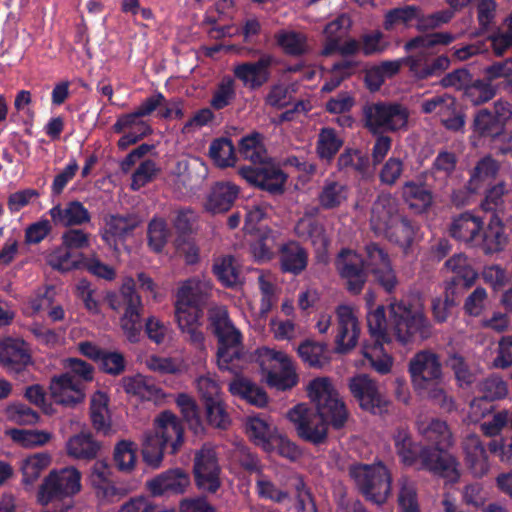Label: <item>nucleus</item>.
<instances>
[{
	"label": "nucleus",
	"instance_id": "f257e3e1",
	"mask_svg": "<svg viewBox=\"0 0 512 512\" xmlns=\"http://www.w3.org/2000/svg\"><path fill=\"white\" fill-rule=\"evenodd\" d=\"M308 394L315 403L316 414L305 404H297L289 410L288 418L303 440L319 445L327 438L328 425L334 429L344 427L348 411L327 377L313 379L308 385Z\"/></svg>",
	"mask_w": 512,
	"mask_h": 512
},
{
	"label": "nucleus",
	"instance_id": "f03ea898",
	"mask_svg": "<svg viewBox=\"0 0 512 512\" xmlns=\"http://www.w3.org/2000/svg\"><path fill=\"white\" fill-rule=\"evenodd\" d=\"M367 327L370 343H391V335L402 344L417 339L426 340L432 335V325L422 310L413 308L404 301L389 305V318H386L383 305L367 314Z\"/></svg>",
	"mask_w": 512,
	"mask_h": 512
},
{
	"label": "nucleus",
	"instance_id": "7ed1b4c3",
	"mask_svg": "<svg viewBox=\"0 0 512 512\" xmlns=\"http://www.w3.org/2000/svg\"><path fill=\"white\" fill-rule=\"evenodd\" d=\"M211 281L192 277L183 281L175 295V318L180 330L188 334L189 341L202 345L204 334L198 327L204 309L212 296Z\"/></svg>",
	"mask_w": 512,
	"mask_h": 512
},
{
	"label": "nucleus",
	"instance_id": "20e7f679",
	"mask_svg": "<svg viewBox=\"0 0 512 512\" xmlns=\"http://www.w3.org/2000/svg\"><path fill=\"white\" fill-rule=\"evenodd\" d=\"M209 328L217 338V364L220 370L236 373L240 368L243 343L242 333L235 327L225 306H214L208 310Z\"/></svg>",
	"mask_w": 512,
	"mask_h": 512
},
{
	"label": "nucleus",
	"instance_id": "39448f33",
	"mask_svg": "<svg viewBox=\"0 0 512 512\" xmlns=\"http://www.w3.org/2000/svg\"><path fill=\"white\" fill-rule=\"evenodd\" d=\"M107 301L112 310H123L120 327L130 343H138L144 327L142 323L144 307L140 295L136 292L134 279L127 278L119 293L107 295Z\"/></svg>",
	"mask_w": 512,
	"mask_h": 512
},
{
	"label": "nucleus",
	"instance_id": "423d86ee",
	"mask_svg": "<svg viewBox=\"0 0 512 512\" xmlns=\"http://www.w3.org/2000/svg\"><path fill=\"white\" fill-rule=\"evenodd\" d=\"M409 116L408 108L394 101L367 103L362 109L363 126L372 135L407 129Z\"/></svg>",
	"mask_w": 512,
	"mask_h": 512
},
{
	"label": "nucleus",
	"instance_id": "0eeeda50",
	"mask_svg": "<svg viewBox=\"0 0 512 512\" xmlns=\"http://www.w3.org/2000/svg\"><path fill=\"white\" fill-rule=\"evenodd\" d=\"M512 119V103L498 99L492 108H481L473 115L471 129L478 139L504 142L510 139L506 126Z\"/></svg>",
	"mask_w": 512,
	"mask_h": 512
},
{
	"label": "nucleus",
	"instance_id": "6e6552de",
	"mask_svg": "<svg viewBox=\"0 0 512 512\" xmlns=\"http://www.w3.org/2000/svg\"><path fill=\"white\" fill-rule=\"evenodd\" d=\"M349 476L366 499L376 504L387 500L391 491V476L383 464H353L349 467Z\"/></svg>",
	"mask_w": 512,
	"mask_h": 512
},
{
	"label": "nucleus",
	"instance_id": "1a4fd4ad",
	"mask_svg": "<svg viewBox=\"0 0 512 512\" xmlns=\"http://www.w3.org/2000/svg\"><path fill=\"white\" fill-rule=\"evenodd\" d=\"M258 353L260 367L269 387L285 391L298 383L292 360L287 354L266 347L259 349Z\"/></svg>",
	"mask_w": 512,
	"mask_h": 512
},
{
	"label": "nucleus",
	"instance_id": "9d476101",
	"mask_svg": "<svg viewBox=\"0 0 512 512\" xmlns=\"http://www.w3.org/2000/svg\"><path fill=\"white\" fill-rule=\"evenodd\" d=\"M81 490V473L75 467H64L51 471L38 490V501L47 505L54 500H63Z\"/></svg>",
	"mask_w": 512,
	"mask_h": 512
},
{
	"label": "nucleus",
	"instance_id": "9b49d317",
	"mask_svg": "<svg viewBox=\"0 0 512 512\" xmlns=\"http://www.w3.org/2000/svg\"><path fill=\"white\" fill-rule=\"evenodd\" d=\"M238 173L251 186L271 196H281L285 192L288 175L272 161L265 159L256 165L242 166Z\"/></svg>",
	"mask_w": 512,
	"mask_h": 512
},
{
	"label": "nucleus",
	"instance_id": "f8f14e48",
	"mask_svg": "<svg viewBox=\"0 0 512 512\" xmlns=\"http://www.w3.org/2000/svg\"><path fill=\"white\" fill-rule=\"evenodd\" d=\"M193 474L196 487L203 493L215 494L221 487V467L212 445L204 444L195 452Z\"/></svg>",
	"mask_w": 512,
	"mask_h": 512
},
{
	"label": "nucleus",
	"instance_id": "ddd939ff",
	"mask_svg": "<svg viewBox=\"0 0 512 512\" xmlns=\"http://www.w3.org/2000/svg\"><path fill=\"white\" fill-rule=\"evenodd\" d=\"M348 387L362 410L372 414L387 411L388 401L380 393L378 384L366 374H358L349 379Z\"/></svg>",
	"mask_w": 512,
	"mask_h": 512
},
{
	"label": "nucleus",
	"instance_id": "4468645a",
	"mask_svg": "<svg viewBox=\"0 0 512 512\" xmlns=\"http://www.w3.org/2000/svg\"><path fill=\"white\" fill-rule=\"evenodd\" d=\"M89 482L102 503H114L127 494L123 487L116 486L113 468L106 460L94 462L89 473Z\"/></svg>",
	"mask_w": 512,
	"mask_h": 512
},
{
	"label": "nucleus",
	"instance_id": "2eb2a0df",
	"mask_svg": "<svg viewBox=\"0 0 512 512\" xmlns=\"http://www.w3.org/2000/svg\"><path fill=\"white\" fill-rule=\"evenodd\" d=\"M335 266L340 277L346 281L347 290L359 294L367 281L363 257L351 249L343 248L337 255Z\"/></svg>",
	"mask_w": 512,
	"mask_h": 512
},
{
	"label": "nucleus",
	"instance_id": "dca6fc26",
	"mask_svg": "<svg viewBox=\"0 0 512 512\" xmlns=\"http://www.w3.org/2000/svg\"><path fill=\"white\" fill-rule=\"evenodd\" d=\"M366 259L364 265L374 276L375 281L387 292L392 293L398 284L388 253L377 243L365 246Z\"/></svg>",
	"mask_w": 512,
	"mask_h": 512
},
{
	"label": "nucleus",
	"instance_id": "f3484780",
	"mask_svg": "<svg viewBox=\"0 0 512 512\" xmlns=\"http://www.w3.org/2000/svg\"><path fill=\"white\" fill-rule=\"evenodd\" d=\"M408 371L414 388H425L431 381L443 379L440 358L431 350L417 352L409 361Z\"/></svg>",
	"mask_w": 512,
	"mask_h": 512
},
{
	"label": "nucleus",
	"instance_id": "a211bd4d",
	"mask_svg": "<svg viewBox=\"0 0 512 512\" xmlns=\"http://www.w3.org/2000/svg\"><path fill=\"white\" fill-rule=\"evenodd\" d=\"M191 484L189 473L179 467L169 468L146 481V490L153 497L184 494Z\"/></svg>",
	"mask_w": 512,
	"mask_h": 512
},
{
	"label": "nucleus",
	"instance_id": "6ab92c4d",
	"mask_svg": "<svg viewBox=\"0 0 512 512\" xmlns=\"http://www.w3.org/2000/svg\"><path fill=\"white\" fill-rule=\"evenodd\" d=\"M0 365L16 379L23 377L28 366L32 365V356L26 342L15 338L1 341Z\"/></svg>",
	"mask_w": 512,
	"mask_h": 512
},
{
	"label": "nucleus",
	"instance_id": "aec40b11",
	"mask_svg": "<svg viewBox=\"0 0 512 512\" xmlns=\"http://www.w3.org/2000/svg\"><path fill=\"white\" fill-rule=\"evenodd\" d=\"M275 57L269 53H261L257 61L242 62L234 66L233 75L242 82L244 87L256 90L266 84L271 78V67Z\"/></svg>",
	"mask_w": 512,
	"mask_h": 512
},
{
	"label": "nucleus",
	"instance_id": "412c9836",
	"mask_svg": "<svg viewBox=\"0 0 512 512\" xmlns=\"http://www.w3.org/2000/svg\"><path fill=\"white\" fill-rule=\"evenodd\" d=\"M155 431L151 433L169 449V454H177L184 443V427L181 420L171 411L161 412L155 419Z\"/></svg>",
	"mask_w": 512,
	"mask_h": 512
},
{
	"label": "nucleus",
	"instance_id": "4be33fe9",
	"mask_svg": "<svg viewBox=\"0 0 512 512\" xmlns=\"http://www.w3.org/2000/svg\"><path fill=\"white\" fill-rule=\"evenodd\" d=\"M337 327L335 335L336 350L346 353L357 344L360 328L353 309L347 305H340L336 309Z\"/></svg>",
	"mask_w": 512,
	"mask_h": 512
},
{
	"label": "nucleus",
	"instance_id": "5701e85b",
	"mask_svg": "<svg viewBox=\"0 0 512 512\" xmlns=\"http://www.w3.org/2000/svg\"><path fill=\"white\" fill-rule=\"evenodd\" d=\"M139 221L132 215H109L105 218V226L100 235L104 243L112 250L118 252L119 242L126 240L127 236L138 227Z\"/></svg>",
	"mask_w": 512,
	"mask_h": 512
},
{
	"label": "nucleus",
	"instance_id": "b1692460",
	"mask_svg": "<svg viewBox=\"0 0 512 512\" xmlns=\"http://www.w3.org/2000/svg\"><path fill=\"white\" fill-rule=\"evenodd\" d=\"M393 441L396 453L405 466H414L420 461L422 465L426 452L431 446L422 445L412 437L411 432L405 426L396 428L393 434Z\"/></svg>",
	"mask_w": 512,
	"mask_h": 512
},
{
	"label": "nucleus",
	"instance_id": "393cba45",
	"mask_svg": "<svg viewBox=\"0 0 512 512\" xmlns=\"http://www.w3.org/2000/svg\"><path fill=\"white\" fill-rule=\"evenodd\" d=\"M483 220L480 216L466 211L455 216L449 226V234L456 241L469 248H476Z\"/></svg>",
	"mask_w": 512,
	"mask_h": 512
},
{
	"label": "nucleus",
	"instance_id": "a878e982",
	"mask_svg": "<svg viewBox=\"0 0 512 512\" xmlns=\"http://www.w3.org/2000/svg\"><path fill=\"white\" fill-rule=\"evenodd\" d=\"M509 241L502 218L492 214L487 226L480 232L477 246L485 255H493L502 252Z\"/></svg>",
	"mask_w": 512,
	"mask_h": 512
},
{
	"label": "nucleus",
	"instance_id": "bb28decb",
	"mask_svg": "<svg viewBox=\"0 0 512 512\" xmlns=\"http://www.w3.org/2000/svg\"><path fill=\"white\" fill-rule=\"evenodd\" d=\"M457 459L447 450L429 448L421 465L422 469L446 479L450 483H456L460 478Z\"/></svg>",
	"mask_w": 512,
	"mask_h": 512
},
{
	"label": "nucleus",
	"instance_id": "cd10ccee",
	"mask_svg": "<svg viewBox=\"0 0 512 512\" xmlns=\"http://www.w3.org/2000/svg\"><path fill=\"white\" fill-rule=\"evenodd\" d=\"M464 461L474 477L481 478L485 476L489 469L488 451L475 434L468 435L463 441Z\"/></svg>",
	"mask_w": 512,
	"mask_h": 512
},
{
	"label": "nucleus",
	"instance_id": "c85d7f7f",
	"mask_svg": "<svg viewBox=\"0 0 512 512\" xmlns=\"http://www.w3.org/2000/svg\"><path fill=\"white\" fill-rule=\"evenodd\" d=\"M239 193V187L231 182L215 183L208 195L205 204L206 210L213 214L229 211Z\"/></svg>",
	"mask_w": 512,
	"mask_h": 512
},
{
	"label": "nucleus",
	"instance_id": "c756f323",
	"mask_svg": "<svg viewBox=\"0 0 512 512\" xmlns=\"http://www.w3.org/2000/svg\"><path fill=\"white\" fill-rule=\"evenodd\" d=\"M278 252L282 272L299 275L306 269L308 253L298 242L284 243L279 247Z\"/></svg>",
	"mask_w": 512,
	"mask_h": 512
},
{
	"label": "nucleus",
	"instance_id": "7c9ffc66",
	"mask_svg": "<svg viewBox=\"0 0 512 512\" xmlns=\"http://www.w3.org/2000/svg\"><path fill=\"white\" fill-rule=\"evenodd\" d=\"M49 214L55 224L64 227L80 226L91 220L87 208L77 200L68 202L64 208L58 204L49 210Z\"/></svg>",
	"mask_w": 512,
	"mask_h": 512
},
{
	"label": "nucleus",
	"instance_id": "2f4dec72",
	"mask_svg": "<svg viewBox=\"0 0 512 512\" xmlns=\"http://www.w3.org/2000/svg\"><path fill=\"white\" fill-rule=\"evenodd\" d=\"M418 229L416 221L400 214L381 231L385 233L390 242L407 249L412 245Z\"/></svg>",
	"mask_w": 512,
	"mask_h": 512
},
{
	"label": "nucleus",
	"instance_id": "473e14b6",
	"mask_svg": "<svg viewBox=\"0 0 512 512\" xmlns=\"http://www.w3.org/2000/svg\"><path fill=\"white\" fill-rule=\"evenodd\" d=\"M336 168L344 174H355L364 177L370 169L369 155L362 149L345 147L337 158Z\"/></svg>",
	"mask_w": 512,
	"mask_h": 512
},
{
	"label": "nucleus",
	"instance_id": "72a5a7b5",
	"mask_svg": "<svg viewBox=\"0 0 512 512\" xmlns=\"http://www.w3.org/2000/svg\"><path fill=\"white\" fill-rule=\"evenodd\" d=\"M418 431L423 438L434 445L433 449L447 450L453 444V436L448 424L440 419H431L429 422H419Z\"/></svg>",
	"mask_w": 512,
	"mask_h": 512
},
{
	"label": "nucleus",
	"instance_id": "f704fd0d",
	"mask_svg": "<svg viewBox=\"0 0 512 512\" xmlns=\"http://www.w3.org/2000/svg\"><path fill=\"white\" fill-rule=\"evenodd\" d=\"M228 390L233 396L239 397L247 403L260 408L268 403V396L265 390L244 377H235L229 383Z\"/></svg>",
	"mask_w": 512,
	"mask_h": 512
},
{
	"label": "nucleus",
	"instance_id": "c9c22d12",
	"mask_svg": "<svg viewBox=\"0 0 512 512\" xmlns=\"http://www.w3.org/2000/svg\"><path fill=\"white\" fill-rule=\"evenodd\" d=\"M147 246L153 253L160 254L173 237L172 228L163 217L153 216L147 224Z\"/></svg>",
	"mask_w": 512,
	"mask_h": 512
},
{
	"label": "nucleus",
	"instance_id": "e433bc0d",
	"mask_svg": "<svg viewBox=\"0 0 512 512\" xmlns=\"http://www.w3.org/2000/svg\"><path fill=\"white\" fill-rule=\"evenodd\" d=\"M399 215L395 198L390 194L379 195L372 205L371 225L381 231Z\"/></svg>",
	"mask_w": 512,
	"mask_h": 512
},
{
	"label": "nucleus",
	"instance_id": "4c0bfd02",
	"mask_svg": "<svg viewBox=\"0 0 512 512\" xmlns=\"http://www.w3.org/2000/svg\"><path fill=\"white\" fill-rule=\"evenodd\" d=\"M499 90V85L488 80L485 74L482 78L474 77L466 87L463 98L474 106L482 105L492 100Z\"/></svg>",
	"mask_w": 512,
	"mask_h": 512
},
{
	"label": "nucleus",
	"instance_id": "58836bf2",
	"mask_svg": "<svg viewBox=\"0 0 512 512\" xmlns=\"http://www.w3.org/2000/svg\"><path fill=\"white\" fill-rule=\"evenodd\" d=\"M350 26L351 21L346 14H341L328 22L323 30L325 42L320 54L324 57H328L336 53L338 42H341Z\"/></svg>",
	"mask_w": 512,
	"mask_h": 512
},
{
	"label": "nucleus",
	"instance_id": "ea45409f",
	"mask_svg": "<svg viewBox=\"0 0 512 512\" xmlns=\"http://www.w3.org/2000/svg\"><path fill=\"white\" fill-rule=\"evenodd\" d=\"M405 203L416 213L426 212L432 205V192L422 183L407 181L402 187Z\"/></svg>",
	"mask_w": 512,
	"mask_h": 512
},
{
	"label": "nucleus",
	"instance_id": "a19ab883",
	"mask_svg": "<svg viewBox=\"0 0 512 512\" xmlns=\"http://www.w3.org/2000/svg\"><path fill=\"white\" fill-rule=\"evenodd\" d=\"M348 186L337 180L325 179L318 193V203L325 210L340 207L348 198Z\"/></svg>",
	"mask_w": 512,
	"mask_h": 512
},
{
	"label": "nucleus",
	"instance_id": "79ce46f5",
	"mask_svg": "<svg viewBox=\"0 0 512 512\" xmlns=\"http://www.w3.org/2000/svg\"><path fill=\"white\" fill-rule=\"evenodd\" d=\"M499 171V163L491 156L481 158L471 171L467 188L471 193H478L486 183L491 182Z\"/></svg>",
	"mask_w": 512,
	"mask_h": 512
},
{
	"label": "nucleus",
	"instance_id": "37998d69",
	"mask_svg": "<svg viewBox=\"0 0 512 512\" xmlns=\"http://www.w3.org/2000/svg\"><path fill=\"white\" fill-rule=\"evenodd\" d=\"M66 450L69 456L76 459L91 460L96 458L100 443L91 434L80 433L69 438Z\"/></svg>",
	"mask_w": 512,
	"mask_h": 512
},
{
	"label": "nucleus",
	"instance_id": "c03bdc74",
	"mask_svg": "<svg viewBox=\"0 0 512 512\" xmlns=\"http://www.w3.org/2000/svg\"><path fill=\"white\" fill-rule=\"evenodd\" d=\"M109 396L103 391H96L90 400V419L97 431L107 432L111 428L109 414Z\"/></svg>",
	"mask_w": 512,
	"mask_h": 512
},
{
	"label": "nucleus",
	"instance_id": "a18cd8bd",
	"mask_svg": "<svg viewBox=\"0 0 512 512\" xmlns=\"http://www.w3.org/2000/svg\"><path fill=\"white\" fill-rule=\"evenodd\" d=\"M246 433L255 444L269 450L276 437L275 427L262 416L250 417L246 422Z\"/></svg>",
	"mask_w": 512,
	"mask_h": 512
},
{
	"label": "nucleus",
	"instance_id": "49530a36",
	"mask_svg": "<svg viewBox=\"0 0 512 512\" xmlns=\"http://www.w3.org/2000/svg\"><path fill=\"white\" fill-rule=\"evenodd\" d=\"M264 136L259 132H252L242 137L239 141V154L253 165L263 162L267 159V151L264 145Z\"/></svg>",
	"mask_w": 512,
	"mask_h": 512
},
{
	"label": "nucleus",
	"instance_id": "de8ad7c7",
	"mask_svg": "<svg viewBox=\"0 0 512 512\" xmlns=\"http://www.w3.org/2000/svg\"><path fill=\"white\" fill-rule=\"evenodd\" d=\"M343 143V139L339 137L334 128L323 127L318 134L316 153L321 160L330 162L337 155Z\"/></svg>",
	"mask_w": 512,
	"mask_h": 512
},
{
	"label": "nucleus",
	"instance_id": "09e8293b",
	"mask_svg": "<svg viewBox=\"0 0 512 512\" xmlns=\"http://www.w3.org/2000/svg\"><path fill=\"white\" fill-rule=\"evenodd\" d=\"M209 157L219 168L233 167L237 157L232 140L227 137L214 139L209 146Z\"/></svg>",
	"mask_w": 512,
	"mask_h": 512
},
{
	"label": "nucleus",
	"instance_id": "8fccbe9b",
	"mask_svg": "<svg viewBox=\"0 0 512 512\" xmlns=\"http://www.w3.org/2000/svg\"><path fill=\"white\" fill-rule=\"evenodd\" d=\"M483 74L499 85V89L512 94V57L494 61L483 69Z\"/></svg>",
	"mask_w": 512,
	"mask_h": 512
},
{
	"label": "nucleus",
	"instance_id": "3c124183",
	"mask_svg": "<svg viewBox=\"0 0 512 512\" xmlns=\"http://www.w3.org/2000/svg\"><path fill=\"white\" fill-rule=\"evenodd\" d=\"M212 272L217 280L226 288H233L240 282L239 269L231 255L216 258L212 265Z\"/></svg>",
	"mask_w": 512,
	"mask_h": 512
},
{
	"label": "nucleus",
	"instance_id": "603ef678",
	"mask_svg": "<svg viewBox=\"0 0 512 512\" xmlns=\"http://www.w3.org/2000/svg\"><path fill=\"white\" fill-rule=\"evenodd\" d=\"M386 343H370L366 341L362 346V354L369 361L375 371L384 375L387 374L392 367V357L385 351Z\"/></svg>",
	"mask_w": 512,
	"mask_h": 512
},
{
	"label": "nucleus",
	"instance_id": "864d4df0",
	"mask_svg": "<svg viewBox=\"0 0 512 512\" xmlns=\"http://www.w3.org/2000/svg\"><path fill=\"white\" fill-rule=\"evenodd\" d=\"M176 404L190 430H192L194 434L202 433L204 426L194 399L186 393H180L176 398Z\"/></svg>",
	"mask_w": 512,
	"mask_h": 512
},
{
	"label": "nucleus",
	"instance_id": "5fc2aeb1",
	"mask_svg": "<svg viewBox=\"0 0 512 512\" xmlns=\"http://www.w3.org/2000/svg\"><path fill=\"white\" fill-rule=\"evenodd\" d=\"M278 46L290 56H302L307 52L306 35L296 31H281L275 36Z\"/></svg>",
	"mask_w": 512,
	"mask_h": 512
},
{
	"label": "nucleus",
	"instance_id": "6e6d98bb",
	"mask_svg": "<svg viewBox=\"0 0 512 512\" xmlns=\"http://www.w3.org/2000/svg\"><path fill=\"white\" fill-rule=\"evenodd\" d=\"M51 462V456L48 453L41 452L28 456L22 464L23 483L33 484Z\"/></svg>",
	"mask_w": 512,
	"mask_h": 512
},
{
	"label": "nucleus",
	"instance_id": "4d7b16f0",
	"mask_svg": "<svg viewBox=\"0 0 512 512\" xmlns=\"http://www.w3.org/2000/svg\"><path fill=\"white\" fill-rule=\"evenodd\" d=\"M420 8L415 5H406L389 10L385 14L383 27L385 30H393L398 25L409 26L414 20L418 22Z\"/></svg>",
	"mask_w": 512,
	"mask_h": 512
},
{
	"label": "nucleus",
	"instance_id": "13d9d810",
	"mask_svg": "<svg viewBox=\"0 0 512 512\" xmlns=\"http://www.w3.org/2000/svg\"><path fill=\"white\" fill-rule=\"evenodd\" d=\"M207 423L220 430H226L231 424V417L227 412V406L222 398L209 400L204 404Z\"/></svg>",
	"mask_w": 512,
	"mask_h": 512
},
{
	"label": "nucleus",
	"instance_id": "bf43d9fd",
	"mask_svg": "<svg viewBox=\"0 0 512 512\" xmlns=\"http://www.w3.org/2000/svg\"><path fill=\"white\" fill-rule=\"evenodd\" d=\"M136 452V445L132 441L121 440L115 445L113 460L120 472L129 473L134 469Z\"/></svg>",
	"mask_w": 512,
	"mask_h": 512
},
{
	"label": "nucleus",
	"instance_id": "052dcab7",
	"mask_svg": "<svg viewBox=\"0 0 512 512\" xmlns=\"http://www.w3.org/2000/svg\"><path fill=\"white\" fill-rule=\"evenodd\" d=\"M275 235L274 231L265 228L259 232L258 238L251 244V252L255 260L259 263L270 261L275 253Z\"/></svg>",
	"mask_w": 512,
	"mask_h": 512
},
{
	"label": "nucleus",
	"instance_id": "680f3d73",
	"mask_svg": "<svg viewBox=\"0 0 512 512\" xmlns=\"http://www.w3.org/2000/svg\"><path fill=\"white\" fill-rule=\"evenodd\" d=\"M421 396L430 399L445 411H452L455 407L453 398L449 396L443 386V379L440 381H431L425 388H414Z\"/></svg>",
	"mask_w": 512,
	"mask_h": 512
},
{
	"label": "nucleus",
	"instance_id": "e2e57ef3",
	"mask_svg": "<svg viewBox=\"0 0 512 512\" xmlns=\"http://www.w3.org/2000/svg\"><path fill=\"white\" fill-rule=\"evenodd\" d=\"M457 110L456 100L449 94L435 95L421 103V111L425 114L435 113L441 118L454 114Z\"/></svg>",
	"mask_w": 512,
	"mask_h": 512
},
{
	"label": "nucleus",
	"instance_id": "0e129e2a",
	"mask_svg": "<svg viewBox=\"0 0 512 512\" xmlns=\"http://www.w3.org/2000/svg\"><path fill=\"white\" fill-rule=\"evenodd\" d=\"M165 453L169 454V449L162 444L159 438L152 434H147L142 448L144 462L154 469L159 468Z\"/></svg>",
	"mask_w": 512,
	"mask_h": 512
},
{
	"label": "nucleus",
	"instance_id": "69168bd1",
	"mask_svg": "<svg viewBox=\"0 0 512 512\" xmlns=\"http://www.w3.org/2000/svg\"><path fill=\"white\" fill-rule=\"evenodd\" d=\"M456 165L457 157L454 152L440 151L431 165L430 174L434 179L446 182L454 172Z\"/></svg>",
	"mask_w": 512,
	"mask_h": 512
},
{
	"label": "nucleus",
	"instance_id": "338daca9",
	"mask_svg": "<svg viewBox=\"0 0 512 512\" xmlns=\"http://www.w3.org/2000/svg\"><path fill=\"white\" fill-rule=\"evenodd\" d=\"M445 364L454 372L455 379L460 387L469 386L474 382L475 375L471 371L466 359L459 353H449Z\"/></svg>",
	"mask_w": 512,
	"mask_h": 512
},
{
	"label": "nucleus",
	"instance_id": "774afa93",
	"mask_svg": "<svg viewBox=\"0 0 512 512\" xmlns=\"http://www.w3.org/2000/svg\"><path fill=\"white\" fill-rule=\"evenodd\" d=\"M9 436L14 442L23 447H36L45 445L52 438V434L43 430L10 429Z\"/></svg>",
	"mask_w": 512,
	"mask_h": 512
}]
</instances>
